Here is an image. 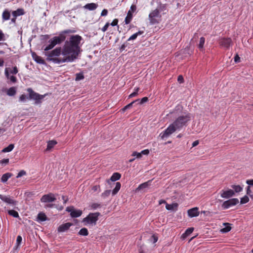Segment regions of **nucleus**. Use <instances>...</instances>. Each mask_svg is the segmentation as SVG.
<instances>
[{
  "mask_svg": "<svg viewBox=\"0 0 253 253\" xmlns=\"http://www.w3.org/2000/svg\"><path fill=\"white\" fill-rule=\"evenodd\" d=\"M238 203L239 200L237 198H233L224 202L222 207L223 209H227L231 206L236 205Z\"/></svg>",
  "mask_w": 253,
  "mask_h": 253,
  "instance_id": "8",
  "label": "nucleus"
},
{
  "mask_svg": "<svg viewBox=\"0 0 253 253\" xmlns=\"http://www.w3.org/2000/svg\"><path fill=\"white\" fill-rule=\"evenodd\" d=\"M4 36L2 31L0 30V41L3 40Z\"/></svg>",
  "mask_w": 253,
  "mask_h": 253,
  "instance_id": "63",
  "label": "nucleus"
},
{
  "mask_svg": "<svg viewBox=\"0 0 253 253\" xmlns=\"http://www.w3.org/2000/svg\"><path fill=\"white\" fill-rule=\"evenodd\" d=\"M98 6V5L95 3H90L85 4L84 8L89 10H95Z\"/></svg>",
  "mask_w": 253,
  "mask_h": 253,
  "instance_id": "16",
  "label": "nucleus"
},
{
  "mask_svg": "<svg viewBox=\"0 0 253 253\" xmlns=\"http://www.w3.org/2000/svg\"><path fill=\"white\" fill-rule=\"evenodd\" d=\"M250 186L251 185H249L247 187V194L248 195H250V194L252 193V191L251 190Z\"/></svg>",
  "mask_w": 253,
  "mask_h": 253,
  "instance_id": "59",
  "label": "nucleus"
},
{
  "mask_svg": "<svg viewBox=\"0 0 253 253\" xmlns=\"http://www.w3.org/2000/svg\"><path fill=\"white\" fill-rule=\"evenodd\" d=\"M232 187L234 189L235 192L237 193L240 192L243 190V188L240 185H232Z\"/></svg>",
  "mask_w": 253,
  "mask_h": 253,
  "instance_id": "33",
  "label": "nucleus"
},
{
  "mask_svg": "<svg viewBox=\"0 0 253 253\" xmlns=\"http://www.w3.org/2000/svg\"><path fill=\"white\" fill-rule=\"evenodd\" d=\"M9 72L11 74H16L18 72V70L17 67L15 66L12 70H10Z\"/></svg>",
  "mask_w": 253,
  "mask_h": 253,
  "instance_id": "42",
  "label": "nucleus"
},
{
  "mask_svg": "<svg viewBox=\"0 0 253 253\" xmlns=\"http://www.w3.org/2000/svg\"><path fill=\"white\" fill-rule=\"evenodd\" d=\"M27 91L29 92L30 99H33L35 101V103L38 104L41 103V100L43 99L45 95H40L35 92L31 88H28Z\"/></svg>",
  "mask_w": 253,
  "mask_h": 253,
  "instance_id": "5",
  "label": "nucleus"
},
{
  "mask_svg": "<svg viewBox=\"0 0 253 253\" xmlns=\"http://www.w3.org/2000/svg\"><path fill=\"white\" fill-rule=\"evenodd\" d=\"M84 79V76L82 73H77L76 74V81H80Z\"/></svg>",
  "mask_w": 253,
  "mask_h": 253,
  "instance_id": "34",
  "label": "nucleus"
},
{
  "mask_svg": "<svg viewBox=\"0 0 253 253\" xmlns=\"http://www.w3.org/2000/svg\"><path fill=\"white\" fill-rule=\"evenodd\" d=\"M139 101V99H136L135 101L131 102V103H130L129 104H127V105H126L125 106V109H128L130 108V107H132L133 104H134L135 102Z\"/></svg>",
  "mask_w": 253,
  "mask_h": 253,
  "instance_id": "41",
  "label": "nucleus"
},
{
  "mask_svg": "<svg viewBox=\"0 0 253 253\" xmlns=\"http://www.w3.org/2000/svg\"><path fill=\"white\" fill-rule=\"evenodd\" d=\"M56 199L54 194L49 193L43 195L41 198L40 201L42 203H51L55 201Z\"/></svg>",
  "mask_w": 253,
  "mask_h": 253,
  "instance_id": "7",
  "label": "nucleus"
},
{
  "mask_svg": "<svg viewBox=\"0 0 253 253\" xmlns=\"http://www.w3.org/2000/svg\"><path fill=\"white\" fill-rule=\"evenodd\" d=\"M79 234L81 236H87L88 234V230L85 228H82L79 232Z\"/></svg>",
  "mask_w": 253,
  "mask_h": 253,
  "instance_id": "31",
  "label": "nucleus"
},
{
  "mask_svg": "<svg viewBox=\"0 0 253 253\" xmlns=\"http://www.w3.org/2000/svg\"><path fill=\"white\" fill-rule=\"evenodd\" d=\"M111 193V190H107L105 191L103 193L101 194L102 197L103 198H106V197H108Z\"/></svg>",
  "mask_w": 253,
  "mask_h": 253,
  "instance_id": "37",
  "label": "nucleus"
},
{
  "mask_svg": "<svg viewBox=\"0 0 253 253\" xmlns=\"http://www.w3.org/2000/svg\"><path fill=\"white\" fill-rule=\"evenodd\" d=\"M139 88L138 87L135 88L134 91L132 93H131L129 95V98H132L135 96H136L138 94V91L139 90Z\"/></svg>",
  "mask_w": 253,
  "mask_h": 253,
  "instance_id": "38",
  "label": "nucleus"
},
{
  "mask_svg": "<svg viewBox=\"0 0 253 253\" xmlns=\"http://www.w3.org/2000/svg\"><path fill=\"white\" fill-rule=\"evenodd\" d=\"M37 219L38 221H44L46 220L47 217L44 213L40 212L38 215Z\"/></svg>",
  "mask_w": 253,
  "mask_h": 253,
  "instance_id": "23",
  "label": "nucleus"
},
{
  "mask_svg": "<svg viewBox=\"0 0 253 253\" xmlns=\"http://www.w3.org/2000/svg\"><path fill=\"white\" fill-rule=\"evenodd\" d=\"M82 213L83 212L81 210L74 209L70 213V215L72 217H78L82 215Z\"/></svg>",
  "mask_w": 253,
  "mask_h": 253,
  "instance_id": "15",
  "label": "nucleus"
},
{
  "mask_svg": "<svg viewBox=\"0 0 253 253\" xmlns=\"http://www.w3.org/2000/svg\"><path fill=\"white\" fill-rule=\"evenodd\" d=\"M193 230L194 228L193 227L188 228L186 229L184 233L182 235V238L183 239L185 238L186 237L190 235L193 232Z\"/></svg>",
  "mask_w": 253,
  "mask_h": 253,
  "instance_id": "18",
  "label": "nucleus"
},
{
  "mask_svg": "<svg viewBox=\"0 0 253 253\" xmlns=\"http://www.w3.org/2000/svg\"><path fill=\"white\" fill-rule=\"evenodd\" d=\"M12 14L14 17L22 15L24 14L23 10L22 9H18L16 10L12 11Z\"/></svg>",
  "mask_w": 253,
  "mask_h": 253,
  "instance_id": "21",
  "label": "nucleus"
},
{
  "mask_svg": "<svg viewBox=\"0 0 253 253\" xmlns=\"http://www.w3.org/2000/svg\"><path fill=\"white\" fill-rule=\"evenodd\" d=\"M118 20L117 19H115L110 24V25L112 26H116L118 24Z\"/></svg>",
  "mask_w": 253,
  "mask_h": 253,
  "instance_id": "53",
  "label": "nucleus"
},
{
  "mask_svg": "<svg viewBox=\"0 0 253 253\" xmlns=\"http://www.w3.org/2000/svg\"><path fill=\"white\" fill-rule=\"evenodd\" d=\"M199 143V142L198 140H196L195 141H194L192 143V147H195L197 145H198Z\"/></svg>",
  "mask_w": 253,
  "mask_h": 253,
  "instance_id": "64",
  "label": "nucleus"
},
{
  "mask_svg": "<svg viewBox=\"0 0 253 253\" xmlns=\"http://www.w3.org/2000/svg\"><path fill=\"white\" fill-rule=\"evenodd\" d=\"M26 174V172L25 170H21L18 172L17 175L16 176V177L17 178L20 177L23 175H25Z\"/></svg>",
  "mask_w": 253,
  "mask_h": 253,
  "instance_id": "40",
  "label": "nucleus"
},
{
  "mask_svg": "<svg viewBox=\"0 0 253 253\" xmlns=\"http://www.w3.org/2000/svg\"><path fill=\"white\" fill-rule=\"evenodd\" d=\"M92 189L94 192H96L97 191H100V186L99 185H95L92 187Z\"/></svg>",
  "mask_w": 253,
  "mask_h": 253,
  "instance_id": "50",
  "label": "nucleus"
},
{
  "mask_svg": "<svg viewBox=\"0 0 253 253\" xmlns=\"http://www.w3.org/2000/svg\"><path fill=\"white\" fill-rule=\"evenodd\" d=\"M16 90L14 87L9 88L7 91V94L10 96L14 95L16 94Z\"/></svg>",
  "mask_w": 253,
  "mask_h": 253,
  "instance_id": "27",
  "label": "nucleus"
},
{
  "mask_svg": "<svg viewBox=\"0 0 253 253\" xmlns=\"http://www.w3.org/2000/svg\"><path fill=\"white\" fill-rule=\"evenodd\" d=\"M57 142L55 140H50L47 142V145L46 150L49 151L56 144Z\"/></svg>",
  "mask_w": 253,
  "mask_h": 253,
  "instance_id": "17",
  "label": "nucleus"
},
{
  "mask_svg": "<svg viewBox=\"0 0 253 253\" xmlns=\"http://www.w3.org/2000/svg\"><path fill=\"white\" fill-rule=\"evenodd\" d=\"M246 183L249 185L253 186V179L247 180L246 181Z\"/></svg>",
  "mask_w": 253,
  "mask_h": 253,
  "instance_id": "57",
  "label": "nucleus"
},
{
  "mask_svg": "<svg viewBox=\"0 0 253 253\" xmlns=\"http://www.w3.org/2000/svg\"><path fill=\"white\" fill-rule=\"evenodd\" d=\"M235 194L234 191L231 189L224 191L223 190L220 191V196L222 198L225 199H228Z\"/></svg>",
  "mask_w": 253,
  "mask_h": 253,
  "instance_id": "12",
  "label": "nucleus"
},
{
  "mask_svg": "<svg viewBox=\"0 0 253 253\" xmlns=\"http://www.w3.org/2000/svg\"><path fill=\"white\" fill-rule=\"evenodd\" d=\"M142 155H148L149 153V151L148 149L144 150L142 151L141 152Z\"/></svg>",
  "mask_w": 253,
  "mask_h": 253,
  "instance_id": "58",
  "label": "nucleus"
},
{
  "mask_svg": "<svg viewBox=\"0 0 253 253\" xmlns=\"http://www.w3.org/2000/svg\"><path fill=\"white\" fill-rule=\"evenodd\" d=\"M8 213L9 215L13 216L14 217H19V214H18V212L14 210H9L8 211Z\"/></svg>",
  "mask_w": 253,
  "mask_h": 253,
  "instance_id": "32",
  "label": "nucleus"
},
{
  "mask_svg": "<svg viewBox=\"0 0 253 253\" xmlns=\"http://www.w3.org/2000/svg\"><path fill=\"white\" fill-rule=\"evenodd\" d=\"M188 216L191 217H196L199 215V212L198 211V208H194L188 211Z\"/></svg>",
  "mask_w": 253,
  "mask_h": 253,
  "instance_id": "14",
  "label": "nucleus"
},
{
  "mask_svg": "<svg viewBox=\"0 0 253 253\" xmlns=\"http://www.w3.org/2000/svg\"><path fill=\"white\" fill-rule=\"evenodd\" d=\"M121 186V185L120 182H118L116 183V186L112 191L113 195H116L118 192V191L120 189Z\"/></svg>",
  "mask_w": 253,
  "mask_h": 253,
  "instance_id": "28",
  "label": "nucleus"
},
{
  "mask_svg": "<svg viewBox=\"0 0 253 253\" xmlns=\"http://www.w3.org/2000/svg\"><path fill=\"white\" fill-rule=\"evenodd\" d=\"M176 206H177L176 204H168L166 203V208L168 210H172L173 209L174 207H176Z\"/></svg>",
  "mask_w": 253,
  "mask_h": 253,
  "instance_id": "36",
  "label": "nucleus"
},
{
  "mask_svg": "<svg viewBox=\"0 0 253 253\" xmlns=\"http://www.w3.org/2000/svg\"><path fill=\"white\" fill-rule=\"evenodd\" d=\"M54 206H55V205L53 204H46L44 206V208H46V209L52 208L54 207Z\"/></svg>",
  "mask_w": 253,
  "mask_h": 253,
  "instance_id": "55",
  "label": "nucleus"
},
{
  "mask_svg": "<svg viewBox=\"0 0 253 253\" xmlns=\"http://www.w3.org/2000/svg\"><path fill=\"white\" fill-rule=\"evenodd\" d=\"M91 207L93 209H96L100 207V205L97 203H93L91 205Z\"/></svg>",
  "mask_w": 253,
  "mask_h": 253,
  "instance_id": "47",
  "label": "nucleus"
},
{
  "mask_svg": "<svg viewBox=\"0 0 253 253\" xmlns=\"http://www.w3.org/2000/svg\"><path fill=\"white\" fill-rule=\"evenodd\" d=\"M110 24L109 23L107 22L106 23V24L104 25V26L101 29V30L105 32L106 31L108 28V27L109 26Z\"/></svg>",
  "mask_w": 253,
  "mask_h": 253,
  "instance_id": "45",
  "label": "nucleus"
},
{
  "mask_svg": "<svg viewBox=\"0 0 253 253\" xmlns=\"http://www.w3.org/2000/svg\"><path fill=\"white\" fill-rule=\"evenodd\" d=\"M148 100V98L147 97H144L142 98L141 100L139 101L140 104H143L146 102H147Z\"/></svg>",
  "mask_w": 253,
  "mask_h": 253,
  "instance_id": "49",
  "label": "nucleus"
},
{
  "mask_svg": "<svg viewBox=\"0 0 253 253\" xmlns=\"http://www.w3.org/2000/svg\"><path fill=\"white\" fill-rule=\"evenodd\" d=\"M12 173L7 172L2 175L1 180L2 182L4 183L12 176Z\"/></svg>",
  "mask_w": 253,
  "mask_h": 253,
  "instance_id": "20",
  "label": "nucleus"
},
{
  "mask_svg": "<svg viewBox=\"0 0 253 253\" xmlns=\"http://www.w3.org/2000/svg\"><path fill=\"white\" fill-rule=\"evenodd\" d=\"M27 99L28 97L26 95L22 94L19 97V101L24 102Z\"/></svg>",
  "mask_w": 253,
  "mask_h": 253,
  "instance_id": "39",
  "label": "nucleus"
},
{
  "mask_svg": "<svg viewBox=\"0 0 253 253\" xmlns=\"http://www.w3.org/2000/svg\"><path fill=\"white\" fill-rule=\"evenodd\" d=\"M108 14V10L106 9H104L102 12H101V15L102 16H106Z\"/></svg>",
  "mask_w": 253,
  "mask_h": 253,
  "instance_id": "52",
  "label": "nucleus"
},
{
  "mask_svg": "<svg viewBox=\"0 0 253 253\" xmlns=\"http://www.w3.org/2000/svg\"><path fill=\"white\" fill-rule=\"evenodd\" d=\"M22 237L21 236H18L16 239V244L19 245L22 242Z\"/></svg>",
  "mask_w": 253,
  "mask_h": 253,
  "instance_id": "51",
  "label": "nucleus"
},
{
  "mask_svg": "<svg viewBox=\"0 0 253 253\" xmlns=\"http://www.w3.org/2000/svg\"><path fill=\"white\" fill-rule=\"evenodd\" d=\"M9 163V159H3L0 161L1 164H7Z\"/></svg>",
  "mask_w": 253,
  "mask_h": 253,
  "instance_id": "48",
  "label": "nucleus"
},
{
  "mask_svg": "<svg viewBox=\"0 0 253 253\" xmlns=\"http://www.w3.org/2000/svg\"><path fill=\"white\" fill-rule=\"evenodd\" d=\"M249 201V198L246 195L241 199L240 203L241 204H244L248 203Z\"/></svg>",
  "mask_w": 253,
  "mask_h": 253,
  "instance_id": "35",
  "label": "nucleus"
},
{
  "mask_svg": "<svg viewBox=\"0 0 253 253\" xmlns=\"http://www.w3.org/2000/svg\"><path fill=\"white\" fill-rule=\"evenodd\" d=\"M177 81L180 83H182L183 82L184 79L182 75L178 76Z\"/></svg>",
  "mask_w": 253,
  "mask_h": 253,
  "instance_id": "54",
  "label": "nucleus"
},
{
  "mask_svg": "<svg viewBox=\"0 0 253 253\" xmlns=\"http://www.w3.org/2000/svg\"><path fill=\"white\" fill-rule=\"evenodd\" d=\"M10 12L8 10L5 9L2 13V17L3 20H7L10 18Z\"/></svg>",
  "mask_w": 253,
  "mask_h": 253,
  "instance_id": "25",
  "label": "nucleus"
},
{
  "mask_svg": "<svg viewBox=\"0 0 253 253\" xmlns=\"http://www.w3.org/2000/svg\"><path fill=\"white\" fill-rule=\"evenodd\" d=\"M70 30H65L59 36H55L48 41L49 44L44 48L47 60L55 64L71 62L78 58L80 52V44L82 39L78 35L72 36L69 41H66L64 46L58 47L50 51L56 45L59 44L66 39L65 34L72 33Z\"/></svg>",
  "mask_w": 253,
  "mask_h": 253,
  "instance_id": "1",
  "label": "nucleus"
},
{
  "mask_svg": "<svg viewBox=\"0 0 253 253\" xmlns=\"http://www.w3.org/2000/svg\"><path fill=\"white\" fill-rule=\"evenodd\" d=\"M8 69H9L8 68H6L5 69V71H4L5 75V76H6L7 78H9V74Z\"/></svg>",
  "mask_w": 253,
  "mask_h": 253,
  "instance_id": "61",
  "label": "nucleus"
},
{
  "mask_svg": "<svg viewBox=\"0 0 253 253\" xmlns=\"http://www.w3.org/2000/svg\"><path fill=\"white\" fill-rule=\"evenodd\" d=\"M100 213L98 212L90 213L85 218L83 219V222L84 225L94 226L96 224L97 221L98 220V217Z\"/></svg>",
  "mask_w": 253,
  "mask_h": 253,
  "instance_id": "3",
  "label": "nucleus"
},
{
  "mask_svg": "<svg viewBox=\"0 0 253 253\" xmlns=\"http://www.w3.org/2000/svg\"><path fill=\"white\" fill-rule=\"evenodd\" d=\"M151 180H149L146 182H144L143 183H142L139 185L138 188H137V190H140L141 189H145L147 187H148L150 184Z\"/></svg>",
  "mask_w": 253,
  "mask_h": 253,
  "instance_id": "19",
  "label": "nucleus"
},
{
  "mask_svg": "<svg viewBox=\"0 0 253 253\" xmlns=\"http://www.w3.org/2000/svg\"><path fill=\"white\" fill-rule=\"evenodd\" d=\"M33 57L34 58L35 61L39 64H44V60L40 57L37 55L36 54H33Z\"/></svg>",
  "mask_w": 253,
  "mask_h": 253,
  "instance_id": "24",
  "label": "nucleus"
},
{
  "mask_svg": "<svg viewBox=\"0 0 253 253\" xmlns=\"http://www.w3.org/2000/svg\"><path fill=\"white\" fill-rule=\"evenodd\" d=\"M143 33V31H138V32L133 34L132 36H131L129 39H128V41H131V40H134L138 36L141 35Z\"/></svg>",
  "mask_w": 253,
  "mask_h": 253,
  "instance_id": "29",
  "label": "nucleus"
},
{
  "mask_svg": "<svg viewBox=\"0 0 253 253\" xmlns=\"http://www.w3.org/2000/svg\"><path fill=\"white\" fill-rule=\"evenodd\" d=\"M71 223H66L62 224L58 228V231L59 232H63L67 231L69 228L72 225Z\"/></svg>",
  "mask_w": 253,
  "mask_h": 253,
  "instance_id": "13",
  "label": "nucleus"
},
{
  "mask_svg": "<svg viewBox=\"0 0 253 253\" xmlns=\"http://www.w3.org/2000/svg\"><path fill=\"white\" fill-rule=\"evenodd\" d=\"M9 78L12 83H15L16 82L17 79L15 76H11L9 77Z\"/></svg>",
  "mask_w": 253,
  "mask_h": 253,
  "instance_id": "56",
  "label": "nucleus"
},
{
  "mask_svg": "<svg viewBox=\"0 0 253 253\" xmlns=\"http://www.w3.org/2000/svg\"><path fill=\"white\" fill-rule=\"evenodd\" d=\"M205 42V39L204 37H201L200 40V42L198 44V47L201 50H203L204 45Z\"/></svg>",
  "mask_w": 253,
  "mask_h": 253,
  "instance_id": "30",
  "label": "nucleus"
},
{
  "mask_svg": "<svg viewBox=\"0 0 253 253\" xmlns=\"http://www.w3.org/2000/svg\"><path fill=\"white\" fill-rule=\"evenodd\" d=\"M74 209V207H68L67 208H66V211H67L68 212H70V213H71L72 211H73Z\"/></svg>",
  "mask_w": 253,
  "mask_h": 253,
  "instance_id": "60",
  "label": "nucleus"
},
{
  "mask_svg": "<svg viewBox=\"0 0 253 253\" xmlns=\"http://www.w3.org/2000/svg\"><path fill=\"white\" fill-rule=\"evenodd\" d=\"M161 15L158 9L152 11L149 14V20L151 25L159 23L161 21Z\"/></svg>",
  "mask_w": 253,
  "mask_h": 253,
  "instance_id": "4",
  "label": "nucleus"
},
{
  "mask_svg": "<svg viewBox=\"0 0 253 253\" xmlns=\"http://www.w3.org/2000/svg\"><path fill=\"white\" fill-rule=\"evenodd\" d=\"M219 43L220 46L227 49L232 45V42L231 38H224L220 39Z\"/></svg>",
  "mask_w": 253,
  "mask_h": 253,
  "instance_id": "9",
  "label": "nucleus"
},
{
  "mask_svg": "<svg viewBox=\"0 0 253 253\" xmlns=\"http://www.w3.org/2000/svg\"><path fill=\"white\" fill-rule=\"evenodd\" d=\"M0 199L4 202L12 206L17 204V201L12 199L9 196H5L0 194Z\"/></svg>",
  "mask_w": 253,
  "mask_h": 253,
  "instance_id": "10",
  "label": "nucleus"
},
{
  "mask_svg": "<svg viewBox=\"0 0 253 253\" xmlns=\"http://www.w3.org/2000/svg\"><path fill=\"white\" fill-rule=\"evenodd\" d=\"M132 156L136 157V158H140L142 157L141 153H138L137 152H133L132 154Z\"/></svg>",
  "mask_w": 253,
  "mask_h": 253,
  "instance_id": "44",
  "label": "nucleus"
},
{
  "mask_svg": "<svg viewBox=\"0 0 253 253\" xmlns=\"http://www.w3.org/2000/svg\"><path fill=\"white\" fill-rule=\"evenodd\" d=\"M150 240L151 242H152L153 243H155L158 241V238L155 236L153 235L151 236Z\"/></svg>",
  "mask_w": 253,
  "mask_h": 253,
  "instance_id": "46",
  "label": "nucleus"
},
{
  "mask_svg": "<svg viewBox=\"0 0 253 253\" xmlns=\"http://www.w3.org/2000/svg\"><path fill=\"white\" fill-rule=\"evenodd\" d=\"M240 57L238 55H236L234 57V61L236 63L239 62L240 61Z\"/></svg>",
  "mask_w": 253,
  "mask_h": 253,
  "instance_id": "62",
  "label": "nucleus"
},
{
  "mask_svg": "<svg viewBox=\"0 0 253 253\" xmlns=\"http://www.w3.org/2000/svg\"><path fill=\"white\" fill-rule=\"evenodd\" d=\"M121 175L118 172H115L111 176L110 180L112 181H115L119 180L121 178Z\"/></svg>",
  "mask_w": 253,
  "mask_h": 253,
  "instance_id": "22",
  "label": "nucleus"
},
{
  "mask_svg": "<svg viewBox=\"0 0 253 253\" xmlns=\"http://www.w3.org/2000/svg\"><path fill=\"white\" fill-rule=\"evenodd\" d=\"M231 229V228L230 226H227L222 228L221 229V231L222 232H224V233L228 232L230 231Z\"/></svg>",
  "mask_w": 253,
  "mask_h": 253,
  "instance_id": "43",
  "label": "nucleus"
},
{
  "mask_svg": "<svg viewBox=\"0 0 253 253\" xmlns=\"http://www.w3.org/2000/svg\"><path fill=\"white\" fill-rule=\"evenodd\" d=\"M14 147V145L13 144H9L7 147L3 148L1 152L3 153L9 152L11 151Z\"/></svg>",
  "mask_w": 253,
  "mask_h": 253,
  "instance_id": "26",
  "label": "nucleus"
},
{
  "mask_svg": "<svg viewBox=\"0 0 253 253\" xmlns=\"http://www.w3.org/2000/svg\"><path fill=\"white\" fill-rule=\"evenodd\" d=\"M136 9V6L135 5H132L130 7V10L128 11L126 17L125 18V23L126 24H129L132 19V12H134Z\"/></svg>",
  "mask_w": 253,
  "mask_h": 253,
  "instance_id": "11",
  "label": "nucleus"
},
{
  "mask_svg": "<svg viewBox=\"0 0 253 253\" xmlns=\"http://www.w3.org/2000/svg\"><path fill=\"white\" fill-rule=\"evenodd\" d=\"M176 130H178L173 123L171 124L165 131L161 132L160 134L161 138L164 139L168 138Z\"/></svg>",
  "mask_w": 253,
  "mask_h": 253,
  "instance_id": "6",
  "label": "nucleus"
},
{
  "mask_svg": "<svg viewBox=\"0 0 253 253\" xmlns=\"http://www.w3.org/2000/svg\"><path fill=\"white\" fill-rule=\"evenodd\" d=\"M191 115L188 113L185 115L179 116L173 122V125L176 126L178 130L181 129L182 127L186 126L188 123L190 121Z\"/></svg>",
  "mask_w": 253,
  "mask_h": 253,
  "instance_id": "2",
  "label": "nucleus"
}]
</instances>
